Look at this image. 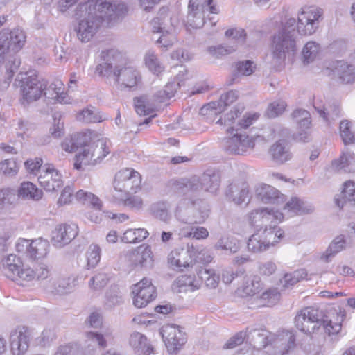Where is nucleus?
<instances>
[{
    "mask_svg": "<svg viewBox=\"0 0 355 355\" xmlns=\"http://www.w3.org/2000/svg\"><path fill=\"white\" fill-rule=\"evenodd\" d=\"M323 11L315 7L302 8L298 13L297 24L295 18H289L282 28L273 36L272 55L278 62L297 52L296 28L301 35H311L319 27L323 19Z\"/></svg>",
    "mask_w": 355,
    "mask_h": 355,
    "instance_id": "nucleus-1",
    "label": "nucleus"
},
{
    "mask_svg": "<svg viewBox=\"0 0 355 355\" xmlns=\"http://www.w3.org/2000/svg\"><path fill=\"white\" fill-rule=\"evenodd\" d=\"M87 10L83 16H75L79 19L75 31L78 39L83 42H89L94 36L103 20L116 21L128 12L126 5L118 0H97L96 5Z\"/></svg>",
    "mask_w": 355,
    "mask_h": 355,
    "instance_id": "nucleus-2",
    "label": "nucleus"
},
{
    "mask_svg": "<svg viewBox=\"0 0 355 355\" xmlns=\"http://www.w3.org/2000/svg\"><path fill=\"white\" fill-rule=\"evenodd\" d=\"M26 42V34L21 28H3L0 31V62L5 64L8 81L11 80L21 64L17 53Z\"/></svg>",
    "mask_w": 355,
    "mask_h": 355,
    "instance_id": "nucleus-3",
    "label": "nucleus"
},
{
    "mask_svg": "<svg viewBox=\"0 0 355 355\" xmlns=\"http://www.w3.org/2000/svg\"><path fill=\"white\" fill-rule=\"evenodd\" d=\"M334 313L336 316H334V318L325 320L323 312L318 308L305 307L296 315L295 324L299 330L306 334H311L323 325L325 331L329 335H335L340 331L345 314V311L341 309L338 312L335 310Z\"/></svg>",
    "mask_w": 355,
    "mask_h": 355,
    "instance_id": "nucleus-4",
    "label": "nucleus"
},
{
    "mask_svg": "<svg viewBox=\"0 0 355 355\" xmlns=\"http://www.w3.org/2000/svg\"><path fill=\"white\" fill-rule=\"evenodd\" d=\"M230 135L223 141L225 151L232 155H244L250 153L254 148L257 140L260 137L252 133L238 128H231Z\"/></svg>",
    "mask_w": 355,
    "mask_h": 355,
    "instance_id": "nucleus-5",
    "label": "nucleus"
},
{
    "mask_svg": "<svg viewBox=\"0 0 355 355\" xmlns=\"http://www.w3.org/2000/svg\"><path fill=\"white\" fill-rule=\"evenodd\" d=\"M15 85L19 88L20 102L24 106L39 100L45 89V81L33 73H19Z\"/></svg>",
    "mask_w": 355,
    "mask_h": 355,
    "instance_id": "nucleus-6",
    "label": "nucleus"
},
{
    "mask_svg": "<svg viewBox=\"0 0 355 355\" xmlns=\"http://www.w3.org/2000/svg\"><path fill=\"white\" fill-rule=\"evenodd\" d=\"M220 176L216 173H205L200 178L193 176L189 179L181 178L174 182L175 189L184 194L199 192L204 189L215 193L219 187Z\"/></svg>",
    "mask_w": 355,
    "mask_h": 355,
    "instance_id": "nucleus-7",
    "label": "nucleus"
},
{
    "mask_svg": "<svg viewBox=\"0 0 355 355\" xmlns=\"http://www.w3.org/2000/svg\"><path fill=\"white\" fill-rule=\"evenodd\" d=\"M141 178L140 174L132 168H123L117 172L113 182L116 191L114 197L123 200L130 193H136L140 187Z\"/></svg>",
    "mask_w": 355,
    "mask_h": 355,
    "instance_id": "nucleus-8",
    "label": "nucleus"
},
{
    "mask_svg": "<svg viewBox=\"0 0 355 355\" xmlns=\"http://www.w3.org/2000/svg\"><path fill=\"white\" fill-rule=\"evenodd\" d=\"M284 232L277 226L270 225V228H264L254 233L248 241L247 248L253 253L262 252L273 246L283 237Z\"/></svg>",
    "mask_w": 355,
    "mask_h": 355,
    "instance_id": "nucleus-9",
    "label": "nucleus"
},
{
    "mask_svg": "<svg viewBox=\"0 0 355 355\" xmlns=\"http://www.w3.org/2000/svg\"><path fill=\"white\" fill-rule=\"evenodd\" d=\"M49 241L41 237L33 240L19 238L15 243L16 251L31 260L46 257L49 252Z\"/></svg>",
    "mask_w": 355,
    "mask_h": 355,
    "instance_id": "nucleus-10",
    "label": "nucleus"
},
{
    "mask_svg": "<svg viewBox=\"0 0 355 355\" xmlns=\"http://www.w3.org/2000/svg\"><path fill=\"white\" fill-rule=\"evenodd\" d=\"M213 0H190L187 17V24L193 28H200L205 24L206 12L217 14L218 8L212 4Z\"/></svg>",
    "mask_w": 355,
    "mask_h": 355,
    "instance_id": "nucleus-11",
    "label": "nucleus"
},
{
    "mask_svg": "<svg viewBox=\"0 0 355 355\" xmlns=\"http://www.w3.org/2000/svg\"><path fill=\"white\" fill-rule=\"evenodd\" d=\"M284 219V214L278 210L269 208H261L252 210L248 214V220L251 225L257 227L270 228Z\"/></svg>",
    "mask_w": 355,
    "mask_h": 355,
    "instance_id": "nucleus-12",
    "label": "nucleus"
},
{
    "mask_svg": "<svg viewBox=\"0 0 355 355\" xmlns=\"http://www.w3.org/2000/svg\"><path fill=\"white\" fill-rule=\"evenodd\" d=\"M166 347L170 353H175L187 342V335L183 329L176 324L164 325L159 331Z\"/></svg>",
    "mask_w": 355,
    "mask_h": 355,
    "instance_id": "nucleus-13",
    "label": "nucleus"
},
{
    "mask_svg": "<svg viewBox=\"0 0 355 355\" xmlns=\"http://www.w3.org/2000/svg\"><path fill=\"white\" fill-rule=\"evenodd\" d=\"M133 304L137 308L145 307L157 297L156 288L150 279L143 278L132 286Z\"/></svg>",
    "mask_w": 355,
    "mask_h": 355,
    "instance_id": "nucleus-14",
    "label": "nucleus"
},
{
    "mask_svg": "<svg viewBox=\"0 0 355 355\" xmlns=\"http://www.w3.org/2000/svg\"><path fill=\"white\" fill-rule=\"evenodd\" d=\"M40 185L47 192H54L60 189L64 181L60 172L52 164H45L38 176Z\"/></svg>",
    "mask_w": 355,
    "mask_h": 355,
    "instance_id": "nucleus-15",
    "label": "nucleus"
},
{
    "mask_svg": "<svg viewBox=\"0 0 355 355\" xmlns=\"http://www.w3.org/2000/svg\"><path fill=\"white\" fill-rule=\"evenodd\" d=\"M114 76L118 84L124 87L133 88L141 83V76L139 71L132 64L116 65Z\"/></svg>",
    "mask_w": 355,
    "mask_h": 355,
    "instance_id": "nucleus-16",
    "label": "nucleus"
},
{
    "mask_svg": "<svg viewBox=\"0 0 355 355\" xmlns=\"http://www.w3.org/2000/svg\"><path fill=\"white\" fill-rule=\"evenodd\" d=\"M30 334L24 327H18L10 336V351L12 355H24L29 347Z\"/></svg>",
    "mask_w": 355,
    "mask_h": 355,
    "instance_id": "nucleus-17",
    "label": "nucleus"
},
{
    "mask_svg": "<svg viewBox=\"0 0 355 355\" xmlns=\"http://www.w3.org/2000/svg\"><path fill=\"white\" fill-rule=\"evenodd\" d=\"M194 252L192 246L188 250L177 248L172 250L168 255V263L170 266L177 270H183L184 268L190 267L193 263L191 253Z\"/></svg>",
    "mask_w": 355,
    "mask_h": 355,
    "instance_id": "nucleus-18",
    "label": "nucleus"
},
{
    "mask_svg": "<svg viewBox=\"0 0 355 355\" xmlns=\"http://www.w3.org/2000/svg\"><path fill=\"white\" fill-rule=\"evenodd\" d=\"M42 95L55 103L69 104L72 101L71 97L64 92V84L60 80H55L49 86L45 82Z\"/></svg>",
    "mask_w": 355,
    "mask_h": 355,
    "instance_id": "nucleus-19",
    "label": "nucleus"
},
{
    "mask_svg": "<svg viewBox=\"0 0 355 355\" xmlns=\"http://www.w3.org/2000/svg\"><path fill=\"white\" fill-rule=\"evenodd\" d=\"M268 155L277 164H283L293 158L291 145L286 139H279L270 146Z\"/></svg>",
    "mask_w": 355,
    "mask_h": 355,
    "instance_id": "nucleus-20",
    "label": "nucleus"
},
{
    "mask_svg": "<svg viewBox=\"0 0 355 355\" xmlns=\"http://www.w3.org/2000/svg\"><path fill=\"white\" fill-rule=\"evenodd\" d=\"M78 234V227L75 224L60 225L52 232L53 245L61 248L69 243Z\"/></svg>",
    "mask_w": 355,
    "mask_h": 355,
    "instance_id": "nucleus-21",
    "label": "nucleus"
},
{
    "mask_svg": "<svg viewBox=\"0 0 355 355\" xmlns=\"http://www.w3.org/2000/svg\"><path fill=\"white\" fill-rule=\"evenodd\" d=\"M97 0H59L57 3V9L61 13H65L67 10L76 5L74 9V16H83L87 12V9L96 5Z\"/></svg>",
    "mask_w": 355,
    "mask_h": 355,
    "instance_id": "nucleus-22",
    "label": "nucleus"
},
{
    "mask_svg": "<svg viewBox=\"0 0 355 355\" xmlns=\"http://www.w3.org/2000/svg\"><path fill=\"white\" fill-rule=\"evenodd\" d=\"M257 194L260 200L266 204L282 205L284 202L285 196L276 188L268 185H261L257 189Z\"/></svg>",
    "mask_w": 355,
    "mask_h": 355,
    "instance_id": "nucleus-23",
    "label": "nucleus"
},
{
    "mask_svg": "<svg viewBox=\"0 0 355 355\" xmlns=\"http://www.w3.org/2000/svg\"><path fill=\"white\" fill-rule=\"evenodd\" d=\"M48 282L49 284L46 286V288L50 292H55L60 295L71 292L76 286L73 277L55 278L51 277Z\"/></svg>",
    "mask_w": 355,
    "mask_h": 355,
    "instance_id": "nucleus-24",
    "label": "nucleus"
},
{
    "mask_svg": "<svg viewBox=\"0 0 355 355\" xmlns=\"http://www.w3.org/2000/svg\"><path fill=\"white\" fill-rule=\"evenodd\" d=\"M284 210L288 216H293L294 215L310 214L313 211L314 207L307 201L301 200L297 197H293L285 204Z\"/></svg>",
    "mask_w": 355,
    "mask_h": 355,
    "instance_id": "nucleus-25",
    "label": "nucleus"
},
{
    "mask_svg": "<svg viewBox=\"0 0 355 355\" xmlns=\"http://www.w3.org/2000/svg\"><path fill=\"white\" fill-rule=\"evenodd\" d=\"M295 341V337L292 331H283L277 336L274 341L276 354L279 355L286 354L290 349L294 348Z\"/></svg>",
    "mask_w": 355,
    "mask_h": 355,
    "instance_id": "nucleus-26",
    "label": "nucleus"
},
{
    "mask_svg": "<svg viewBox=\"0 0 355 355\" xmlns=\"http://www.w3.org/2000/svg\"><path fill=\"white\" fill-rule=\"evenodd\" d=\"M129 343L139 354L150 355L154 352V348L147 338L139 332H134L130 335Z\"/></svg>",
    "mask_w": 355,
    "mask_h": 355,
    "instance_id": "nucleus-27",
    "label": "nucleus"
},
{
    "mask_svg": "<svg viewBox=\"0 0 355 355\" xmlns=\"http://www.w3.org/2000/svg\"><path fill=\"white\" fill-rule=\"evenodd\" d=\"M188 216L183 220L187 224H202L209 217V209L206 202H201L199 207H193L187 211Z\"/></svg>",
    "mask_w": 355,
    "mask_h": 355,
    "instance_id": "nucleus-28",
    "label": "nucleus"
},
{
    "mask_svg": "<svg viewBox=\"0 0 355 355\" xmlns=\"http://www.w3.org/2000/svg\"><path fill=\"white\" fill-rule=\"evenodd\" d=\"M89 146L95 165L100 163L110 153V141L106 138L92 141Z\"/></svg>",
    "mask_w": 355,
    "mask_h": 355,
    "instance_id": "nucleus-29",
    "label": "nucleus"
},
{
    "mask_svg": "<svg viewBox=\"0 0 355 355\" xmlns=\"http://www.w3.org/2000/svg\"><path fill=\"white\" fill-rule=\"evenodd\" d=\"M346 240L344 235L337 236L329 245L327 250L321 254L320 259L329 262L340 252L345 249Z\"/></svg>",
    "mask_w": 355,
    "mask_h": 355,
    "instance_id": "nucleus-30",
    "label": "nucleus"
},
{
    "mask_svg": "<svg viewBox=\"0 0 355 355\" xmlns=\"http://www.w3.org/2000/svg\"><path fill=\"white\" fill-rule=\"evenodd\" d=\"M226 196L235 204L241 205L249 201V189L245 184H242L241 187L230 184L227 190Z\"/></svg>",
    "mask_w": 355,
    "mask_h": 355,
    "instance_id": "nucleus-31",
    "label": "nucleus"
},
{
    "mask_svg": "<svg viewBox=\"0 0 355 355\" xmlns=\"http://www.w3.org/2000/svg\"><path fill=\"white\" fill-rule=\"evenodd\" d=\"M130 261L136 267H146L152 263L151 249L147 246L143 249H138L130 253Z\"/></svg>",
    "mask_w": 355,
    "mask_h": 355,
    "instance_id": "nucleus-32",
    "label": "nucleus"
},
{
    "mask_svg": "<svg viewBox=\"0 0 355 355\" xmlns=\"http://www.w3.org/2000/svg\"><path fill=\"white\" fill-rule=\"evenodd\" d=\"M334 73L344 83H351L355 80V68L344 61H338Z\"/></svg>",
    "mask_w": 355,
    "mask_h": 355,
    "instance_id": "nucleus-33",
    "label": "nucleus"
},
{
    "mask_svg": "<svg viewBox=\"0 0 355 355\" xmlns=\"http://www.w3.org/2000/svg\"><path fill=\"white\" fill-rule=\"evenodd\" d=\"M331 167L338 171L355 172V155L352 153H343L338 159L332 162Z\"/></svg>",
    "mask_w": 355,
    "mask_h": 355,
    "instance_id": "nucleus-34",
    "label": "nucleus"
},
{
    "mask_svg": "<svg viewBox=\"0 0 355 355\" xmlns=\"http://www.w3.org/2000/svg\"><path fill=\"white\" fill-rule=\"evenodd\" d=\"M19 197L24 199L38 200L42 198L43 192L31 182H24L18 189Z\"/></svg>",
    "mask_w": 355,
    "mask_h": 355,
    "instance_id": "nucleus-35",
    "label": "nucleus"
},
{
    "mask_svg": "<svg viewBox=\"0 0 355 355\" xmlns=\"http://www.w3.org/2000/svg\"><path fill=\"white\" fill-rule=\"evenodd\" d=\"M321 51L319 43L315 41L307 42L302 50V61L304 64L313 62L318 56Z\"/></svg>",
    "mask_w": 355,
    "mask_h": 355,
    "instance_id": "nucleus-36",
    "label": "nucleus"
},
{
    "mask_svg": "<svg viewBox=\"0 0 355 355\" xmlns=\"http://www.w3.org/2000/svg\"><path fill=\"white\" fill-rule=\"evenodd\" d=\"M3 268L6 275L12 279L21 267V261L16 255L10 254L2 262Z\"/></svg>",
    "mask_w": 355,
    "mask_h": 355,
    "instance_id": "nucleus-37",
    "label": "nucleus"
},
{
    "mask_svg": "<svg viewBox=\"0 0 355 355\" xmlns=\"http://www.w3.org/2000/svg\"><path fill=\"white\" fill-rule=\"evenodd\" d=\"M180 291L193 292L201 287V282L196 277L192 275H182L177 279Z\"/></svg>",
    "mask_w": 355,
    "mask_h": 355,
    "instance_id": "nucleus-38",
    "label": "nucleus"
},
{
    "mask_svg": "<svg viewBox=\"0 0 355 355\" xmlns=\"http://www.w3.org/2000/svg\"><path fill=\"white\" fill-rule=\"evenodd\" d=\"M94 159L90 150L89 144L84 147L78 154L76 155L74 168L77 170L83 168L87 166H94Z\"/></svg>",
    "mask_w": 355,
    "mask_h": 355,
    "instance_id": "nucleus-39",
    "label": "nucleus"
},
{
    "mask_svg": "<svg viewBox=\"0 0 355 355\" xmlns=\"http://www.w3.org/2000/svg\"><path fill=\"white\" fill-rule=\"evenodd\" d=\"M216 250L229 251L231 254L237 252L240 249V243L238 239L230 236H221L214 245Z\"/></svg>",
    "mask_w": 355,
    "mask_h": 355,
    "instance_id": "nucleus-40",
    "label": "nucleus"
},
{
    "mask_svg": "<svg viewBox=\"0 0 355 355\" xmlns=\"http://www.w3.org/2000/svg\"><path fill=\"white\" fill-rule=\"evenodd\" d=\"M244 106L241 104H238L236 106H234L232 110H230V112H227L225 116L224 119H220L218 120L216 123L220 125H224L225 126H227V132H230L232 131L231 128H234L233 126V124L234 123V120L238 118L244 111Z\"/></svg>",
    "mask_w": 355,
    "mask_h": 355,
    "instance_id": "nucleus-41",
    "label": "nucleus"
},
{
    "mask_svg": "<svg viewBox=\"0 0 355 355\" xmlns=\"http://www.w3.org/2000/svg\"><path fill=\"white\" fill-rule=\"evenodd\" d=\"M261 286V283L259 277L247 276L244 279L242 291L245 295L252 296L259 292Z\"/></svg>",
    "mask_w": 355,
    "mask_h": 355,
    "instance_id": "nucleus-42",
    "label": "nucleus"
},
{
    "mask_svg": "<svg viewBox=\"0 0 355 355\" xmlns=\"http://www.w3.org/2000/svg\"><path fill=\"white\" fill-rule=\"evenodd\" d=\"M148 235V232L144 228L128 229L123 233L122 241L128 243H139Z\"/></svg>",
    "mask_w": 355,
    "mask_h": 355,
    "instance_id": "nucleus-43",
    "label": "nucleus"
},
{
    "mask_svg": "<svg viewBox=\"0 0 355 355\" xmlns=\"http://www.w3.org/2000/svg\"><path fill=\"white\" fill-rule=\"evenodd\" d=\"M307 275L304 269H300L293 271L291 273H286L280 279L282 286L285 288H289L304 279Z\"/></svg>",
    "mask_w": 355,
    "mask_h": 355,
    "instance_id": "nucleus-44",
    "label": "nucleus"
},
{
    "mask_svg": "<svg viewBox=\"0 0 355 355\" xmlns=\"http://www.w3.org/2000/svg\"><path fill=\"white\" fill-rule=\"evenodd\" d=\"M75 197L77 200L83 204L91 205L96 210L101 209L102 202L96 196L90 192L79 190L76 192Z\"/></svg>",
    "mask_w": 355,
    "mask_h": 355,
    "instance_id": "nucleus-45",
    "label": "nucleus"
},
{
    "mask_svg": "<svg viewBox=\"0 0 355 355\" xmlns=\"http://www.w3.org/2000/svg\"><path fill=\"white\" fill-rule=\"evenodd\" d=\"M170 205L167 202L159 201L151 205L153 215L162 221H167L170 218Z\"/></svg>",
    "mask_w": 355,
    "mask_h": 355,
    "instance_id": "nucleus-46",
    "label": "nucleus"
},
{
    "mask_svg": "<svg viewBox=\"0 0 355 355\" xmlns=\"http://www.w3.org/2000/svg\"><path fill=\"white\" fill-rule=\"evenodd\" d=\"M161 33V36L157 40V43L161 47H164L167 49L168 48L172 46L177 41L175 28L173 25H171L169 27L166 28Z\"/></svg>",
    "mask_w": 355,
    "mask_h": 355,
    "instance_id": "nucleus-47",
    "label": "nucleus"
},
{
    "mask_svg": "<svg viewBox=\"0 0 355 355\" xmlns=\"http://www.w3.org/2000/svg\"><path fill=\"white\" fill-rule=\"evenodd\" d=\"M101 249L99 245L92 243L86 252L87 267L88 269L93 268L97 266L101 260Z\"/></svg>",
    "mask_w": 355,
    "mask_h": 355,
    "instance_id": "nucleus-48",
    "label": "nucleus"
},
{
    "mask_svg": "<svg viewBox=\"0 0 355 355\" xmlns=\"http://www.w3.org/2000/svg\"><path fill=\"white\" fill-rule=\"evenodd\" d=\"M136 112L139 115H147L154 110V106L150 103L147 96H141L134 98Z\"/></svg>",
    "mask_w": 355,
    "mask_h": 355,
    "instance_id": "nucleus-49",
    "label": "nucleus"
},
{
    "mask_svg": "<svg viewBox=\"0 0 355 355\" xmlns=\"http://www.w3.org/2000/svg\"><path fill=\"white\" fill-rule=\"evenodd\" d=\"M145 64L155 74H159L164 70V67L159 62L157 55L153 51H148L144 58Z\"/></svg>",
    "mask_w": 355,
    "mask_h": 355,
    "instance_id": "nucleus-50",
    "label": "nucleus"
},
{
    "mask_svg": "<svg viewBox=\"0 0 355 355\" xmlns=\"http://www.w3.org/2000/svg\"><path fill=\"white\" fill-rule=\"evenodd\" d=\"M182 234L184 237L200 240L207 239L209 236V232L204 227L197 226L182 230Z\"/></svg>",
    "mask_w": 355,
    "mask_h": 355,
    "instance_id": "nucleus-51",
    "label": "nucleus"
},
{
    "mask_svg": "<svg viewBox=\"0 0 355 355\" xmlns=\"http://www.w3.org/2000/svg\"><path fill=\"white\" fill-rule=\"evenodd\" d=\"M292 116L298 123L300 128H310L311 115L308 111L303 109H297L293 111Z\"/></svg>",
    "mask_w": 355,
    "mask_h": 355,
    "instance_id": "nucleus-52",
    "label": "nucleus"
},
{
    "mask_svg": "<svg viewBox=\"0 0 355 355\" xmlns=\"http://www.w3.org/2000/svg\"><path fill=\"white\" fill-rule=\"evenodd\" d=\"M340 135L345 144L355 143V137L351 131L350 122L343 120L340 123Z\"/></svg>",
    "mask_w": 355,
    "mask_h": 355,
    "instance_id": "nucleus-53",
    "label": "nucleus"
},
{
    "mask_svg": "<svg viewBox=\"0 0 355 355\" xmlns=\"http://www.w3.org/2000/svg\"><path fill=\"white\" fill-rule=\"evenodd\" d=\"M280 298V293L277 288H270L262 293L260 300L263 305L272 306Z\"/></svg>",
    "mask_w": 355,
    "mask_h": 355,
    "instance_id": "nucleus-54",
    "label": "nucleus"
},
{
    "mask_svg": "<svg viewBox=\"0 0 355 355\" xmlns=\"http://www.w3.org/2000/svg\"><path fill=\"white\" fill-rule=\"evenodd\" d=\"M315 110L318 111L319 115L324 119L327 123H331L338 118L340 115V107L337 105L329 107V109H322L315 106Z\"/></svg>",
    "mask_w": 355,
    "mask_h": 355,
    "instance_id": "nucleus-55",
    "label": "nucleus"
},
{
    "mask_svg": "<svg viewBox=\"0 0 355 355\" xmlns=\"http://www.w3.org/2000/svg\"><path fill=\"white\" fill-rule=\"evenodd\" d=\"M236 49V46H235L221 44L218 46H209L207 51L212 56L218 58L222 55L230 54L234 52Z\"/></svg>",
    "mask_w": 355,
    "mask_h": 355,
    "instance_id": "nucleus-56",
    "label": "nucleus"
},
{
    "mask_svg": "<svg viewBox=\"0 0 355 355\" xmlns=\"http://www.w3.org/2000/svg\"><path fill=\"white\" fill-rule=\"evenodd\" d=\"M53 117V123L49 129V132L54 138H58L64 134V121L59 113H55Z\"/></svg>",
    "mask_w": 355,
    "mask_h": 355,
    "instance_id": "nucleus-57",
    "label": "nucleus"
},
{
    "mask_svg": "<svg viewBox=\"0 0 355 355\" xmlns=\"http://www.w3.org/2000/svg\"><path fill=\"white\" fill-rule=\"evenodd\" d=\"M286 107V103L282 100L271 103L267 110V114L270 118H275L281 115Z\"/></svg>",
    "mask_w": 355,
    "mask_h": 355,
    "instance_id": "nucleus-58",
    "label": "nucleus"
},
{
    "mask_svg": "<svg viewBox=\"0 0 355 355\" xmlns=\"http://www.w3.org/2000/svg\"><path fill=\"white\" fill-rule=\"evenodd\" d=\"M77 119L84 123H96L101 121V117L93 110L86 108L77 115Z\"/></svg>",
    "mask_w": 355,
    "mask_h": 355,
    "instance_id": "nucleus-59",
    "label": "nucleus"
},
{
    "mask_svg": "<svg viewBox=\"0 0 355 355\" xmlns=\"http://www.w3.org/2000/svg\"><path fill=\"white\" fill-rule=\"evenodd\" d=\"M235 67L238 75L249 76L253 73L255 66L252 61L245 60L236 62Z\"/></svg>",
    "mask_w": 355,
    "mask_h": 355,
    "instance_id": "nucleus-60",
    "label": "nucleus"
},
{
    "mask_svg": "<svg viewBox=\"0 0 355 355\" xmlns=\"http://www.w3.org/2000/svg\"><path fill=\"white\" fill-rule=\"evenodd\" d=\"M108 280L109 278L107 274L100 272L90 279L89 286L96 290L101 289L107 285Z\"/></svg>",
    "mask_w": 355,
    "mask_h": 355,
    "instance_id": "nucleus-61",
    "label": "nucleus"
},
{
    "mask_svg": "<svg viewBox=\"0 0 355 355\" xmlns=\"http://www.w3.org/2000/svg\"><path fill=\"white\" fill-rule=\"evenodd\" d=\"M74 141L77 148L86 147L89 143H92V132H77L73 134Z\"/></svg>",
    "mask_w": 355,
    "mask_h": 355,
    "instance_id": "nucleus-62",
    "label": "nucleus"
},
{
    "mask_svg": "<svg viewBox=\"0 0 355 355\" xmlns=\"http://www.w3.org/2000/svg\"><path fill=\"white\" fill-rule=\"evenodd\" d=\"M0 170L6 175H15L17 173L15 161L12 159H5L0 164Z\"/></svg>",
    "mask_w": 355,
    "mask_h": 355,
    "instance_id": "nucleus-63",
    "label": "nucleus"
},
{
    "mask_svg": "<svg viewBox=\"0 0 355 355\" xmlns=\"http://www.w3.org/2000/svg\"><path fill=\"white\" fill-rule=\"evenodd\" d=\"M342 198L344 201L355 200V184L353 182L347 181L344 184Z\"/></svg>",
    "mask_w": 355,
    "mask_h": 355,
    "instance_id": "nucleus-64",
    "label": "nucleus"
}]
</instances>
